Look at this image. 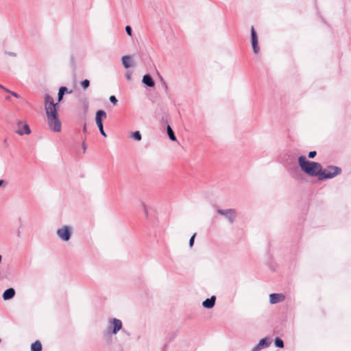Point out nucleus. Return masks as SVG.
<instances>
[{
    "label": "nucleus",
    "instance_id": "1",
    "mask_svg": "<svg viewBox=\"0 0 351 351\" xmlns=\"http://www.w3.org/2000/svg\"><path fill=\"white\" fill-rule=\"evenodd\" d=\"M298 164L302 171L310 176H319L321 173L322 165L313 161H309L306 156H301L298 158Z\"/></svg>",
    "mask_w": 351,
    "mask_h": 351
},
{
    "label": "nucleus",
    "instance_id": "2",
    "mask_svg": "<svg viewBox=\"0 0 351 351\" xmlns=\"http://www.w3.org/2000/svg\"><path fill=\"white\" fill-rule=\"evenodd\" d=\"M47 123L51 131L59 132L61 131L62 124L58 117L57 110L46 113Z\"/></svg>",
    "mask_w": 351,
    "mask_h": 351
},
{
    "label": "nucleus",
    "instance_id": "3",
    "mask_svg": "<svg viewBox=\"0 0 351 351\" xmlns=\"http://www.w3.org/2000/svg\"><path fill=\"white\" fill-rule=\"evenodd\" d=\"M122 322L117 318H110L108 320V325L105 332L107 335H116L122 328Z\"/></svg>",
    "mask_w": 351,
    "mask_h": 351
},
{
    "label": "nucleus",
    "instance_id": "4",
    "mask_svg": "<svg viewBox=\"0 0 351 351\" xmlns=\"http://www.w3.org/2000/svg\"><path fill=\"white\" fill-rule=\"evenodd\" d=\"M341 171V169L338 167L329 166L324 170H321L319 173V180H323L324 179H330L335 176L339 175Z\"/></svg>",
    "mask_w": 351,
    "mask_h": 351
},
{
    "label": "nucleus",
    "instance_id": "5",
    "mask_svg": "<svg viewBox=\"0 0 351 351\" xmlns=\"http://www.w3.org/2000/svg\"><path fill=\"white\" fill-rule=\"evenodd\" d=\"M72 232L73 229L71 226H63L57 230L56 234L60 240L68 241L71 239Z\"/></svg>",
    "mask_w": 351,
    "mask_h": 351
},
{
    "label": "nucleus",
    "instance_id": "6",
    "mask_svg": "<svg viewBox=\"0 0 351 351\" xmlns=\"http://www.w3.org/2000/svg\"><path fill=\"white\" fill-rule=\"evenodd\" d=\"M217 211L218 214L225 217L230 223H232L237 217L234 209H218Z\"/></svg>",
    "mask_w": 351,
    "mask_h": 351
},
{
    "label": "nucleus",
    "instance_id": "7",
    "mask_svg": "<svg viewBox=\"0 0 351 351\" xmlns=\"http://www.w3.org/2000/svg\"><path fill=\"white\" fill-rule=\"evenodd\" d=\"M58 104H55L53 98L48 94L45 95V110L46 113L57 110Z\"/></svg>",
    "mask_w": 351,
    "mask_h": 351
},
{
    "label": "nucleus",
    "instance_id": "8",
    "mask_svg": "<svg viewBox=\"0 0 351 351\" xmlns=\"http://www.w3.org/2000/svg\"><path fill=\"white\" fill-rule=\"evenodd\" d=\"M285 300V295L282 293H271L269 295V302L272 304L282 302Z\"/></svg>",
    "mask_w": 351,
    "mask_h": 351
},
{
    "label": "nucleus",
    "instance_id": "9",
    "mask_svg": "<svg viewBox=\"0 0 351 351\" xmlns=\"http://www.w3.org/2000/svg\"><path fill=\"white\" fill-rule=\"evenodd\" d=\"M251 36H252V45L253 48V51L255 53H258L259 51V48L258 47V36L254 30V27L251 28Z\"/></svg>",
    "mask_w": 351,
    "mask_h": 351
},
{
    "label": "nucleus",
    "instance_id": "10",
    "mask_svg": "<svg viewBox=\"0 0 351 351\" xmlns=\"http://www.w3.org/2000/svg\"><path fill=\"white\" fill-rule=\"evenodd\" d=\"M106 112L104 110H100L96 112L95 121L99 128L103 127L102 119H106Z\"/></svg>",
    "mask_w": 351,
    "mask_h": 351
},
{
    "label": "nucleus",
    "instance_id": "11",
    "mask_svg": "<svg viewBox=\"0 0 351 351\" xmlns=\"http://www.w3.org/2000/svg\"><path fill=\"white\" fill-rule=\"evenodd\" d=\"M271 342L267 341V338L261 339L258 343L252 349V351H258L263 348H267L269 346Z\"/></svg>",
    "mask_w": 351,
    "mask_h": 351
},
{
    "label": "nucleus",
    "instance_id": "12",
    "mask_svg": "<svg viewBox=\"0 0 351 351\" xmlns=\"http://www.w3.org/2000/svg\"><path fill=\"white\" fill-rule=\"evenodd\" d=\"M216 297L213 295L211 298L205 300L202 302V306L206 308H211L215 306Z\"/></svg>",
    "mask_w": 351,
    "mask_h": 351
},
{
    "label": "nucleus",
    "instance_id": "13",
    "mask_svg": "<svg viewBox=\"0 0 351 351\" xmlns=\"http://www.w3.org/2000/svg\"><path fill=\"white\" fill-rule=\"evenodd\" d=\"M14 295L15 290L13 288H9L3 292L2 297L4 300H8L13 298Z\"/></svg>",
    "mask_w": 351,
    "mask_h": 351
},
{
    "label": "nucleus",
    "instance_id": "14",
    "mask_svg": "<svg viewBox=\"0 0 351 351\" xmlns=\"http://www.w3.org/2000/svg\"><path fill=\"white\" fill-rule=\"evenodd\" d=\"M16 132L19 135L22 136L24 134H29L31 133V130H30V128H29V125L27 123H25L23 125V128L22 129H19L18 130L16 131Z\"/></svg>",
    "mask_w": 351,
    "mask_h": 351
},
{
    "label": "nucleus",
    "instance_id": "15",
    "mask_svg": "<svg viewBox=\"0 0 351 351\" xmlns=\"http://www.w3.org/2000/svg\"><path fill=\"white\" fill-rule=\"evenodd\" d=\"M142 81L145 84L149 87H153L154 86V81L149 75H144Z\"/></svg>",
    "mask_w": 351,
    "mask_h": 351
},
{
    "label": "nucleus",
    "instance_id": "16",
    "mask_svg": "<svg viewBox=\"0 0 351 351\" xmlns=\"http://www.w3.org/2000/svg\"><path fill=\"white\" fill-rule=\"evenodd\" d=\"M121 61H122L123 66L125 69H128L132 66L130 56H123L121 58Z\"/></svg>",
    "mask_w": 351,
    "mask_h": 351
},
{
    "label": "nucleus",
    "instance_id": "17",
    "mask_svg": "<svg viewBox=\"0 0 351 351\" xmlns=\"http://www.w3.org/2000/svg\"><path fill=\"white\" fill-rule=\"evenodd\" d=\"M32 351H41L42 350V345L39 341H36L33 343L31 346Z\"/></svg>",
    "mask_w": 351,
    "mask_h": 351
},
{
    "label": "nucleus",
    "instance_id": "18",
    "mask_svg": "<svg viewBox=\"0 0 351 351\" xmlns=\"http://www.w3.org/2000/svg\"><path fill=\"white\" fill-rule=\"evenodd\" d=\"M67 90H68V89L65 86H62L60 88L59 92H58V101H60L62 99L63 95H64L65 93L67 92Z\"/></svg>",
    "mask_w": 351,
    "mask_h": 351
},
{
    "label": "nucleus",
    "instance_id": "19",
    "mask_svg": "<svg viewBox=\"0 0 351 351\" xmlns=\"http://www.w3.org/2000/svg\"><path fill=\"white\" fill-rule=\"evenodd\" d=\"M167 130L169 138L173 141H176V137L174 134V132L169 125L167 126Z\"/></svg>",
    "mask_w": 351,
    "mask_h": 351
},
{
    "label": "nucleus",
    "instance_id": "20",
    "mask_svg": "<svg viewBox=\"0 0 351 351\" xmlns=\"http://www.w3.org/2000/svg\"><path fill=\"white\" fill-rule=\"evenodd\" d=\"M130 136L136 141H140L142 139V136L139 131L132 132L130 134Z\"/></svg>",
    "mask_w": 351,
    "mask_h": 351
},
{
    "label": "nucleus",
    "instance_id": "21",
    "mask_svg": "<svg viewBox=\"0 0 351 351\" xmlns=\"http://www.w3.org/2000/svg\"><path fill=\"white\" fill-rule=\"evenodd\" d=\"M275 346L278 348H282L284 347V343L282 339L277 337L275 339Z\"/></svg>",
    "mask_w": 351,
    "mask_h": 351
},
{
    "label": "nucleus",
    "instance_id": "22",
    "mask_svg": "<svg viewBox=\"0 0 351 351\" xmlns=\"http://www.w3.org/2000/svg\"><path fill=\"white\" fill-rule=\"evenodd\" d=\"M140 206L142 208L145 216L147 217L149 211H148V208H147V205L145 204V202H141Z\"/></svg>",
    "mask_w": 351,
    "mask_h": 351
},
{
    "label": "nucleus",
    "instance_id": "23",
    "mask_svg": "<svg viewBox=\"0 0 351 351\" xmlns=\"http://www.w3.org/2000/svg\"><path fill=\"white\" fill-rule=\"evenodd\" d=\"M90 85V82L88 80H84L81 82V86L84 89H86Z\"/></svg>",
    "mask_w": 351,
    "mask_h": 351
},
{
    "label": "nucleus",
    "instance_id": "24",
    "mask_svg": "<svg viewBox=\"0 0 351 351\" xmlns=\"http://www.w3.org/2000/svg\"><path fill=\"white\" fill-rule=\"evenodd\" d=\"M109 99H110V101L111 103H112L114 105H116L117 104L118 101H117V98L115 97V96H114V95L110 96Z\"/></svg>",
    "mask_w": 351,
    "mask_h": 351
},
{
    "label": "nucleus",
    "instance_id": "25",
    "mask_svg": "<svg viewBox=\"0 0 351 351\" xmlns=\"http://www.w3.org/2000/svg\"><path fill=\"white\" fill-rule=\"evenodd\" d=\"M125 31H126V33L128 36H132V28L129 25H127L125 27Z\"/></svg>",
    "mask_w": 351,
    "mask_h": 351
},
{
    "label": "nucleus",
    "instance_id": "26",
    "mask_svg": "<svg viewBox=\"0 0 351 351\" xmlns=\"http://www.w3.org/2000/svg\"><path fill=\"white\" fill-rule=\"evenodd\" d=\"M195 235H196V234H194L191 237V239H190V240H189V245H190V247H192V246L193 245Z\"/></svg>",
    "mask_w": 351,
    "mask_h": 351
},
{
    "label": "nucleus",
    "instance_id": "27",
    "mask_svg": "<svg viewBox=\"0 0 351 351\" xmlns=\"http://www.w3.org/2000/svg\"><path fill=\"white\" fill-rule=\"evenodd\" d=\"M5 53L11 57H16V53L12 51H5Z\"/></svg>",
    "mask_w": 351,
    "mask_h": 351
},
{
    "label": "nucleus",
    "instance_id": "28",
    "mask_svg": "<svg viewBox=\"0 0 351 351\" xmlns=\"http://www.w3.org/2000/svg\"><path fill=\"white\" fill-rule=\"evenodd\" d=\"M316 152L312 151L308 153V158H313L316 156Z\"/></svg>",
    "mask_w": 351,
    "mask_h": 351
},
{
    "label": "nucleus",
    "instance_id": "29",
    "mask_svg": "<svg viewBox=\"0 0 351 351\" xmlns=\"http://www.w3.org/2000/svg\"><path fill=\"white\" fill-rule=\"evenodd\" d=\"M99 132H100L101 134L106 137V132L104 130V128L103 127L100 128H99Z\"/></svg>",
    "mask_w": 351,
    "mask_h": 351
},
{
    "label": "nucleus",
    "instance_id": "30",
    "mask_svg": "<svg viewBox=\"0 0 351 351\" xmlns=\"http://www.w3.org/2000/svg\"><path fill=\"white\" fill-rule=\"evenodd\" d=\"M127 80H130L132 79V73H128L125 75Z\"/></svg>",
    "mask_w": 351,
    "mask_h": 351
},
{
    "label": "nucleus",
    "instance_id": "31",
    "mask_svg": "<svg viewBox=\"0 0 351 351\" xmlns=\"http://www.w3.org/2000/svg\"><path fill=\"white\" fill-rule=\"evenodd\" d=\"M8 93H10L14 97H15L16 98L19 97V95L17 93H16L15 92L9 90Z\"/></svg>",
    "mask_w": 351,
    "mask_h": 351
},
{
    "label": "nucleus",
    "instance_id": "32",
    "mask_svg": "<svg viewBox=\"0 0 351 351\" xmlns=\"http://www.w3.org/2000/svg\"><path fill=\"white\" fill-rule=\"evenodd\" d=\"M83 132H86V124H84V127H83Z\"/></svg>",
    "mask_w": 351,
    "mask_h": 351
},
{
    "label": "nucleus",
    "instance_id": "33",
    "mask_svg": "<svg viewBox=\"0 0 351 351\" xmlns=\"http://www.w3.org/2000/svg\"><path fill=\"white\" fill-rule=\"evenodd\" d=\"M4 182L5 181L3 180H0V186H1Z\"/></svg>",
    "mask_w": 351,
    "mask_h": 351
},
{
    "label": "nucleus",
    "instance_id": "34",
    "mask_svg": "<svg viewBox=\"0 0 351 351\" xmlns=\"http://www.w3.org/2000/svg\"><path fill=\"white\" fill-rule=\"evenodd\" d=\"M0 88H3V90H5L6 92H9V90H8L7 88H4L3 86H2L1 85H0Z\"/></svg>",
    "mask_w": 351,
    "mask_h": 351
},
{
    "label": "nucleus",
    "instance_id": "35",
    "mask_svg": "<svg viewBox=\"0 0 351 351\" xmlns=\"http://www.w3.org/2000/svg\"><path fill=\"white\" fill-rule=\"evenodd\" d=\"M23 123V122L21 121H18V125L19 127Z\"/></svg>",
    "mask_w": 351,
    "mask_h": 351
}]
</instances>
